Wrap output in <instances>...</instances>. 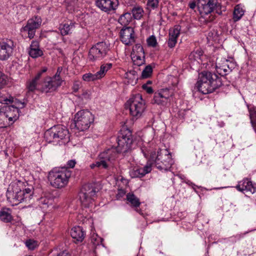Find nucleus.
Returning <instances> with one entry per match:
<instances>
[{"instance_id":"f257e3e1","label":"nucleus","mask_w":256,"mask_h":256,"mask_svg":"<svg viewBox=\"0 0 256 256\" xmlns=\"http://www.w3.org/2000/svg\"><path fill=\"white\" fill-rule=\"evenodd\" d=\"M144 156L148 160L152 166L160 170H168L174 164L170 152L168 149H158L156 151L152 148L144 146L140 148Z\"/></svg>"},{"instance_id":"f03ea898","label":"nucleus","mask_w":256,"mask_h":256,"mask_svg":"<svg viewBox=\"0 0 256 256\" xmlns=\"http://www.w3.org/2000/svg\"><path fill=\"white\" fill-rule=\"evenodd\" d=\"M222 85L221 78L216 74L209 71H204L199 74L196 87L202 94H208L214 92Z\"/></svg>"},{"instance_id":"7ed1b4c3","label":"nucleus","mask_w":256,"mask_h":256,"mask_svg":"<svg viewBox=\"0 0 256 256\" xmlns=\"http://www.w3.org/2000/svg\"><path fill=\"white\" fill-rule=\"evenodd\" d=\"M44 138L49 143L53 142L54 144L59 145L65 144L69 141V131L64 126H54L45 132Z\"/></svg>"},{"instance_id":"20e7f679","label":"nucleus","mask_w":256,"mask_h":256,"mask_svg":"<svg viewBox=\"0 0 256 256\" xmlns=\"http://www.w3.org/2000/svg\"><path fill=\"white\" fill-rule=\"evenodd\" d=\"M71 175L72 171L68 168H54L48 172V178L52 186L62 188L68 184Z\"/></svg>"},{"instance_id":"39448f33","label":"nucleus","mask_w":256,"mask_h":256,"mask_svg":"<svg viewBox=\"0 0 256 256\" xmlns=\"http://www.w3.org/2000/svg\"><path fill=\"white\" fill-rule=\"evenodd\" d=\"M34 194V188L30 186L22 190L18 184L15 185L12 192L9 190L6 192L8 200L12 205H17L18 204L25 202H29L32 198Z\"/></svg>"},{"instance_id":"423d86ee","label":"nucleus","mask_w":256,"mask_h":256,"mask_svg":"<svg viewBox=\"0 0 256 256\" xmlns=\"http://www.w3.org/2000/svg\"><path fill=\"white\" fill-rule=\"evenodd\" d=\"M117 157V153L114 148L108 149L101 152L98 156V160L90 164L92 169L95 168L108 169L112 166L114 161Z\"/></svg>"},{"instance_id":"0eeeda50","label":"nucleus","mask_w":256,"mask_h":256,"mask_svg":"<svg viewBox=\"0 0 256 256\" xmlns=\"http://www.w3.org/2000/svg\"><path fill=\"white\" fill-rule=\"evenodd\" d=\"M98 190V184L96 183L86 184L83 185L79 194L82 204L86 208L89 207L96 197V193Z\"/></svg>"},{"instance_id":"6e6552de","label":"nucleus","mask_w":256,"mask_h":256,"mask_svg":"<svg viewBox=\"0 0 256 256\" xmlns=\"http://www.w3.org/2000/svg\"><path fill=\"white\" fill-rule=\"evenodd\" d=\"M75 126L80 131L88 130L94 121V116L87 110L78 111L74 116Z\"/></svg>"},{"instance_id":"1a4fd4ad","label":"nucleus","mask_w":256,"mask_h":256,"mask_svg":"<svg viewBox=\"0 0 256 256\" xmlns=\"http://www.w3.org/2000/svg\"><path fill=\"white\" fill-rule=\"evenodd\" d=\"M126 105L129 107L130 114L136 118L141 116L145 109L144 100L140 94L131 97L126 102Z\"/></svg>"},{"instance_id":"9d476101","label":"nucleus","mask_w":256,"mask_h":256,"mask_svg":"<svg viewBox=\"0 0 256 256\" xmlns=\"http://www.w3.org/2000/svg\"><path fill=\"white\" fill-rule=\"evenodd\" d=\"M116 150L118 153L125 154L128 152L130 150L132 143L131 132L128 130L122 131L118 136Z\"/></svg>"},{"instance_id":"9b49d317","label":"nucleus","mask_w":256,"mask_h":256,"mask_svg":"<svg viewBox=\"0 0 256 256\" xmlns=\"http://www.w3.org/2000/svg\"><path fill=\"white\" fill-rule=\"evenodd\" d=\"M110 50L109 44L105 42H98L90 50L88 58L92 62L101 60L108 54Z\"/></svg>"},{"instance_id":"f8f14e48","label":"nucleus","mask_w":256,"mask_h":256,"mask_svg":"<svg viewBox=\"0 0 256 256\" xmlns=\"http://www.w3.org/2000/svg\"><path fill=\"white\" fill-rule=\"evenodd\" d=\"M14 42L10 39L0 42V60H6L12 54Z\"/></svg>"},{"instance_id":"ddd939ff","label":"nucleus","mask_w":256,"mask_h":256,"mask_svg":"<svg viewBox=\"0 0 256 256\" xmlns=\"http://www.w3.org/2000/svg\"><path fill=\"white\" fill-rule=\"evenodd\" d=\"M61 86V84L50 76H48L44 80L39 90L46 94H50L56 91Z\"/></svg>"},{"instance_id":"4468645a","label":"nucleus","mask_w":256,"mask_h":256,"mask_svg":"<svg viewBox=\"0 0 256 256\" xmlns=\"http://www.w3.org/2000/svg\"><path fill=\"white\" fill-rule=\"evenodd\" d=\"M42 22L41 18L36 16L28 20L26 26L22 28L23 30L28 32L30 38H32L35 36L36 30L40 27Z\"/></svg>"},{"instance_id":"2eb2a0df","label":"nucleus","mask_w":256,"mask_h":256,"mask_svg":"<svg viewBox=\"0 0 256 256\" xmlns=\"http://www.w3.org/2000/svg\"><path fill=\"white\" fill-rule=\"evenodd\" d=\"M172 92L168 88L162 89L154 92L152 102L161 105L166 104L170 100Z\"/></svg>"},{"instance_id":"dca6fc26","label":"nucleus","mask_w":256,"mask_h":256,"mask_svg":"<svg viewBox=\"0 0 256 256\" xmlns=\"http://www.w3.org/2000/svg\"><path fill=\"white\" fill-rule=\"evenodd\" d=\"M217 0H198V8L202 15H207L211 13L215 8Z\"/></svg>"},{"instance_id":"f3484780","label":"nucleus","mask_w":256,"mask_h":256,"mask_svg":"<svg viewBox=\"0 0 256 256\" xmlns=\"http://www.w3.org/2000/svg\"><path fill=\"white\" fill-rule=\"evenodd\" d=\"M96 4L102 10L110 13L117 8L119 2L118 0H97Z\"/></svg>"},{"instance_id":"a211bd4d","label":"nucleus","mask_w":256,"mask_h":256,"mask_svg":"<svg viewBox=\"0 0 256 256\" xmlns=\"http://www.w3.org/2000/svg\"><path fill=\"white\" fill-rule=\"evenodd\" d=\"M236 188L244 194H253L256 192V184H253L248 178H245L238 182Z\"/></svg>"},{"instance_id":"6ab92c4d","label":"nucleus","mask_w":256,"mask_h":256,"mask_svg":"<svg viewBox=\"0 0 256 256\" xmlns=\"http://www.w3.org/2000/svg\"><path fill=\"white\" fill-rule=\"evenodd\" d=\"M122 42L126 45L132 44L134 42V33L132 28L126 27L120 30Z\"/></svg>"},{"instance_id":"aec40b11","label":"nucleus","mask_w":256,"mask_h":256,"mask_svg":"<svg viewBox=\"0 0 256 256\" xmlns=\"http://www.w3.org/2000/svg\"><path fill=\"white\" fill-rule=\"evenodd\" d=\"M1 109L8 119L9 124H13L18 118L20 116L19 112L11 105L4 106Z\"/></svg>"},{"instance_id":"412c9836","label":"nucleus","mask_w":256,"mask_h":256,"mask_svg":"<svg viewBox=\"0 0 256 256\" xmlns=\"http://www.w3.org/2000/svg\"><path fill=\"white\" fill-rule=\"evenodd\" d=\"M152 170V164L148 160L146 165L143 168L136 167L130 171L132 178H142Z\"/></svg>"},{"instance_id":"4be33fe9","label":"nucleus","mask_w":256,"mask_h":256,"mask_svg":"<svg viewBox=\"0 0 256 256\" xmlns=\"http://www.w3.org/2000/svg\"><path fill=\"white\" fill-rule=\"evenodd\" d=\"M216 72L220 76H224L226 75L230 72V68H228V60L226 58L220 60H216Z\"/></svg>"},{"instance_id":"5701e85b","label":"nucleus","mask_w":256,"mask_h":256,"mask_svg":"<svg viewBox=\"0 0 256 256\" xmlns=\"http://www.w3.org/2000/svg\"><path fill=\"white\" fill-rule=\"evenodd\" d=\"M28 54L32 58H36L43 55V52L40 48L39 42L38 40L32 41Z\"/></svg>"},{"instance_id":"b1692460","label":"nucleus","mask_w":256,"mask_h":256,"mask_svg":"<svg viewBox=\"0 0 256 256\" xmlns=\"http://www.w3.org/2000/svg\"><path fill=\"white\" fill-rule=\"evenodd\" d=\"M75 23L72 20L62 24L59 26V30L62 35L66 36L71 34L74 28Z\"/></svg>"},{"instance_id":"393cba45","label":"nucleus","mask_w":256,"mask_h":256,"mask_svg":"<svg viewBox=\"0 0 256 256\" xmlns=\"http://www.w3.org/2000/svg\"><path fill=\"white\" fill-rule=\"evenodd\" d=\"M70 235L75 240V242H78L83 240L85 234L80 226H75L71 230Z\"/></svg>"},{"instance_id":"a878e982","label":"nucleus","mask_w":256,"mask_h":256,"mask_svg":"<svg viewBox=\"0 0 256 256\" xmlns=\"http://www.w3.org/2000/svg\"><path fill=\"white\" fill-rule=\"evenodd\" d=\"M126 200L128 204H130V206L135 208V210L139 214H141V210L138 209V207L140 204V202L139 198L136 196L132 193H128L126 194Z\"/></svg>"},{"instance_id":"bb28decb","label":"nucleus","mask_w":256,"mask_h":256,"mask_svg":"<svg viewBox=\"0 0 256 256\" xmlns=\"http://www.w3.org/2000/svg\"><path fill=\"white\" fill-rule=\"evenodd\" d=\"M244 13V6L241 4H237L235 6L233 12V20L234 22H237L240 20Z\"/></svg>"},{"instance_id":"cd10ccee","label":"nucleus","mask_w":256,"mask_h":256,"mask_svg":"<svg viewBox=\"0 0 256 256\" xmlns=\"http://www.w3.org/2000/svg\"><path fill=\"white\" fill-rule=\"evenodd\" d=\"M0 219L4 222H10L12 220L11 211L8 208H2L0 210Z\"/></svg>"},{"instance_id":"c85d7f7f","label":"nucleus","mask_w":256,"mask_h":256,"mask_svg":"<svg viewBox=\"0 0 256 256\" xmlns=\"http://www.w3.org/2000/svg\"><path fill=\"white\" fill-rule=\"evenodd\" d=\"M112 67V64L110 63L104 64H102L100 69L96 74L98 80H100L104 77L107 72Z\"/></svg>"},{"instance_id":"c756f323","label":"nucleus","mask_w":256,"mask_h":256,"mask_svg":"<svg viewBox=\"0 0 256 256\" xmlns=\"http://www.w3.org/2000/svg\"><path fill=\"white\" fill-rule=\"evenodd\" d=\"M132 13L127 12L124 14L120 17L118 22L120 24L125 26L128 24L129 23L132 22Z\"/></svg>"},{"instance_id":"7c9ffc66","label":"nucleus","mask_w":256,"mask_h":256,"mask_svg":"<svg viewBox=\"0 0 256 256\" xmlns=\"http://www.w3.org/2000/svg\"><path fill=\"white\" fill-rule=\"evenodd\" d=\"M126 75L128 84L134 86L137 83L138 76L135 70H130L126 74Z\"/></svg>"},{"instance_id":"2f4dec72","label":"nucleus","mask_w":256,"mask_h":256,"mask_svg":"<svg viewBox=\"0 0 256 256\" xmlns=\"http://www.w3.org/2000/svg\"><path fill=\"white\" fill-rule=\"evenodd\" d=\"M132 58L134 65L140 66L144 64L145 55L141 54H132Z\"/></svg>"},{"instance_id":"473e14b6","label":"nucleus","mask_w":256,"mask_h":256,"mask_svg":"<svg viewBox=\"0 0 256 256\" xmlns=\"http://www.w3.org/2000/svg\"><path fill=\"white\" fill-rule=\"evenodd\" d=\"M131 12V13L132 14V18L136 20L140 19L142 17L144 13L142 8L140 6H134Z\"/></svg>"},{"instance_id":"72a5a7b5","label":"nucleus","mask_w":256,"mask_h":256,"mask_svg":"<svg viewBox=\"0 0 256 256\" xmlns=\"http://www.w3.org/2000/svg\"><path fill=\"white\" fill-rule=\"evenodd\" d=\"M181 27L179 25H176L174 28L170 29L169 36L178 40L180 34Z\"/></svg>"},{"instance_id":"f704fd0d","label":"nucleus","mask_w":256,"mask_h":256,"mask_svg":"<svg viewBox=\"0 0 256 256\" xmlns=\"http://www.w3.org/2000/svg\"><path fill=\"white\" fill-rule=\"evenodd\" d=\"M77 1L76 0H65V5L69 12H72L76 10Z\"/></svg>"},{"instance_id":"c9c22d12","label":"nucleus","mask_w":256,"mask_h":256,"mask_svg":"<svg viewBox=\"0 0 256 256\" xmlns=\"http://www.w3.org/2000/svg\"><path fill=\"white\" fill-rule=\"evenodd\" d=\"M40 203L42 205V208L44 209L48 208L52 205L53 200L47 198H41L40 200Z\"/></svg>"},{"instance_id":"e433bc0d","label":"nucleus","mask_w":256,"mask_h":256,"mask_svg":"<svg viewBox=\"0 0 256 256\" xmlns=\"http://www.w3.org/2000/svg\"><path fill=\"white\" fill-rule=\"evenodd\" d=\"M160 0H148L146 3L147 9L152 10L157 8L159 6Z\"/></svg>"},{"instance_id":"4c0bfd02","label":"nucleus","mask_w":256,"mask_h":256,"mask_svg":"<svg viewBox=\"0 0 256 256\" xmlns=\"http://www.w3.org/2000/svg\"><path fill=\"white\" fill-rule=\"evenodd\" d=\"M7 120L8 119L6 118L4 113L0 109V128H4L6 127L8 125L10 124L9 122L8 123Z\"/></svg>"},{"instance_id":"58836bf2","label":"nucleus","mask_w":256,"mask_h":256,"mask_svg":"<svg viewBox=\"0 0 256 256\" xmlns=\"http://www.w3.org/2000/svg\"><path fill=\"white\" fill-rule=\"evenodd\" d=\"M144 54V48L140 44H136L132 48V54Z\"/></svg>"},{"instance_id":"ea45409f","label":"nucleus","mask_w":256,"mask_h":256,"mask_svg":"<svg viewBox=\"0 0 256 256\" xmlns=\"http://www.w3.org/2000/svg\"><path fill=\"white\" fill-rule=\"evenodd\" d=\"M82 79L86 82H91L98 80L96 74L86 73L82 76Z\"/></svg>"},{"instance_id":"a19ab883","label":"nucleus","mask_w":256,"mask_h":256,"mask_svg":"<svg viewBox=\"0 0 256 256\" xmlns=\"http://www.w3.org/2000/svg\"><path fill=\"white\" fill-rule=\"evenodd\" d=\"M10 104H12L10 105L13 107H14V108H16L18 112H19L20 109H22L25 106L24 102H22L16 99H14V98L13 102H12Z\"/></svg>"},{"instance_id":"79ce46f5","label":"nucleus","mask_w":256,"mask_h":256,"mask_svg":"<svg viewBox=\"0 0 256 256\" xmlns=\"http://www.w3.org/2000/svg\"><path fill=\"white\" fill-rule=\"evenodd\" d=\"M152 72V68L150 65L146 66L142 72V78H148L151 75Z\"/></svg>"},{"instance_id":"37998d69","label":"nucleus","mask_w":256,"mask_h":256,"mask_svg":"<svg viewBox=\"0 0 256 256\" xmlns=\"http://www.w3.org/2000/svg\"><path fill=\"white\" fill-rule=\"evenodd\" d=\"M25 244L26 247L30 250H34L38 246V242L36 241L29 239L25 242Z\"/></svg>"},{"instance_id":"c03bdc74","label":"nucleus","mask_w":256,"mask_h":256,"mask_svg":"<svg viewBox=\"0 0 256 256\" xmlns=\"http://www.w3.org/2000/svg\"><path fill=\"white\" fill-rule=\"evenodd\" d=\"M202 52L200 51H196L192 52L188 56V58L191 60H197L200 59Z\"/></svg>"},{"instance_id":"a18cd8bd","label":"nucleus","mask_w":256,"mask_h":256,"mask_svg":"<svg viewBox=\"0 0 256 256\" xmlns=\"http://www.w3.org/2000/svg\"><path fill=\"white\" fill-rule=\"evenodd\" d=\"M37 82L33 79L27 82L26 88L29 92H34L36 89Z\"/></svg>"},{"instance_id":"49530a36","label":"nucleus","mask_w":256,"mask_h":256,"mask_svg":"<svg viewBox=\"0 0 256 256\" xmlns=\"http://www.w3.org/2000/svg\"><path fill=\"white\" fill-rule=\"evenodd\" d=\"M13 102V97L12 96H0V102L6 105H9Z\"/></svg>"},{"instance_id":"de8ad7c7","label":"nucleus","mask_w":256,"mask_h":256,"mask_svg":"<svg viewBox=\"0 0 256 256\" xmlns=\"http://www.w3.org/2000/svg\"><path fill=\"white\" fill-rule=\"evenodd\" d=\"M148 44L152 47H156L158 44L155 36H151L147 39Z\"/></svg>"},{"instance_id":"09e8293b","label":"nucleus","mask_w":256,"mask_h":256,"mask_svg":"<svg viewBox=\"0 0 256 256\" xmlns=\"http://www.w3.org/2000/svg\"><path fill=\"white\" fill-rule=\"evenodd\" d=\"M6 76L0 71V89L4 88L6 84Z\"/></svg>"},{"instance_id":"8fccbe9b","label":"nucleus","mask_w":256,"mask_h":256,"mask_svg":"<svg viewBox=\"0 0 256 256\" xmlns=\"http://www.w3.org/2000/svg\"><path fill=\"white\" fill-rule=\"evenodd\" d=\"M177 40H178L169 36L167 42L168 46L170 48H174L177 42Z\"/></svg>"},{"instance_id":"3c124183","label":"nucleus","mask_w":256,"mask_h":256,"mask_svg":"<svg viewBox=\"0 0 256 256\" xmlns=\"http://www.w3.org/2000/svg\"><path fill=\"white\" fill-rule=\"evenodd\" d=\"M62 74V72L56 70V74L52 77L58 82L61 84H62V82H63V80H62V78L61 77Z\"/></svg>"},{"instance_id":"603ef678","label":"nucleus","mask_w":256,"mask_h":256,"mask_svg":"<svg viewBox=\"0 0 256 256\" xmlns=\"http://www.w3.org/2000/svg\"><path fill=\"white\" fill-rule=\"evenodd\" d=\"M47 70L46 68H44L40 71L38 72L35 77L33 78L34 80H35L37 82L40 78L41 77L42 73L45 72Z\"/></svg>"},{"instance_id":"864d4df0","label":"nucleus","mask_w":256,"mask_h":256,"mask_svg":"<svg viewBox=\"0 0 256 256\" xmlns=\"http://www.w3.org/2000/svg\"><path fill=\"white\" fill-rule=\"evenodd\" d=\"M142 88L148 94H151L154 92L152 88L150 86H148V84H144L142 86Z\"/></svg>"},{"instance_id":"5fc2aeb1","label":"nucleus","mask_w":256,"mask_h":256,"mask_svg":"<svg viewBox=\"0 0 256 256\" xmlns=\"http://www.w3.org/2000/svg\"><path fill=\"white\" fill-rule=\"evenodd\" d=\"M248 233V232H246L244 233L238 234L235 236H232V237H231V238H234L236 239L235 241H236V240H240L241 238H243L244 236Z\"/></svg>"},{"instance_id":"6e6d98bb","label":"nucleus","mask_w":256,"mask_h":256,"mask_svg":"<svg viewBox=\"0 0 256 256\" xmlns=\"http://www.w3.org/2000/svg\"><path fill=\"white\" fill-rule=\"evenodd\" d=\"M80 87V82H74L72 86L73 92H77Z\"/></svg>"},{"instance_id":"4d7b16f0","label":"nucleus","mask_w":256,"mask_h":256,"mask_svg":"<svg viewBox=\"0 0 256 256\" xmlns=\"http://www.w3.org/2000/svg\"><path fill=\"white\" fill-rule=\"evenodd\" d=\"M76 162L74 160H70L68 162L67 165L69 168H73L76 165Z\"/></svg>"},{"instance_id":"13d9d810","label":"nucleus","mask_w":256,"mask_h":256,"mask_svg":"<svg viewBox=\"0 0 256 256\" xmlns=\"http://www.w3.org/2000/svg\"><path fill=\"white\" fill-rule=\"evenodd\" d=\"M188 6L192 10H194L196 6V4L195 1L190 2L188 4Z\"/></svg>"},{"instance_id":"bf43d9fd","label":"nucleus","mask_w":256,"mask_h":256,"mask_svg":"<svg viewBox=\"0 0 256 256\" xmlns=\"http://www.w3.org/2000/svg\"><path fill=\"white\" fill-rule=\"evenodd\" d=\"M82 98L84 99H89L90 98V95L89 92L86 91H84L82 94Z\"/></svg>"},{"instance_id":"052dcab7","label":"nucleus","mask_w":256,"mask_h":256,"mask_svg":"<svg viewBox=\"0 0 256 256\" xmlns=\"http://www.w3.org/2000/svg\"><path fill=\"white\" fill-rule=\"evenodd\" d=\"M185 182L186 184H188L189 186H190L192 187L193 189L195 190V188L196 187H197V188H199L198 186H196L195 184H194V183H192V182H190V180H187Z\"/></svg>"},{"instance_id":"680f3d73","label":"nucleus","mask_w":256,"mask_h":256,"mask_svg":"<svg viewBox=\"0 0 256 256\" xmlns=\"http://www.w3.org/2000/svg\"><path fill=\"white\" fill-rule=\"evenodd\" d=\"M234 64L228 62V68H230V72H232V68L234 67Z\"/></svg>"},{"instance_id":"e2e57ef3","label":"nucleus","mask_w":256,"mask_h":256,"mask_svg":"<svg viewBox=\"0 0 256 256\" xmlns=\"http://www.w3.org/2000/svg\"><path fill=\"white\" fill-rule=\"evenodd\" d=\"M62 70H63V68H62V66H59V67H58V69H57V70H58V72H62Z\"/></svg>"},{"instance_id":"0e129e2a","label":"nucleus","mask_w":256,"mask_h":256,"mask_svg":"<svg viewBox=\"0 0 256 256\" xmlns=\"http://www.w3.org/2000/svg\"><path fill=\"white\" fill-rule=\"evenodd\" d=\"M57 256H67V254L64 252H62L58 254Z\"/></svg>"},{"instance_id":"69168bd1","label":"nucleus","mask_w":256,"mask_h":256,"mask_svg":"<svg viewBox=\"0 0 256 256\" xmlns=\"http://www.w3.org/2000/svg\"><path fill=\"white\" fill-rule=\"evenodd\" d=\"M152 84V82L150 81V80H148L146 83L145 84H148V86H149L150 84Z\"/></svg>"},{"instance_id":"338daca9","label":"nucleus","mask_w":256,"mask_h":256,"mask_svg":"<svg viewBox=\"0 0 256 256\" xmlns=\"http://www.w3.org/2000/svg\"><path fill=\"white\" fill-rule=\"evenodd\" d=\"M220 188H216V190L220 189Z\"/></svg>"}]
</instances>
